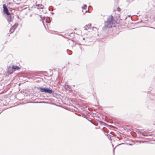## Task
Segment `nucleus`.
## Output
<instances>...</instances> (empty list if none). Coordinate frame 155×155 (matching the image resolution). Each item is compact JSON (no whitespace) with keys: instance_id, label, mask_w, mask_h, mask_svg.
<instances>
[{"instance_id":"5","label":"nucleus","mask_w":155,"mask_h":155,"mask_svg":"<svg viewBox=\"0 0 155 155\" xmlns=\"http://www.w3.org/2000/svg\"><path fill=\"white\" fill-rule=\"evenodd\" d=\"M12 68L14 70V71L19 70L21 68L18 66L13 65L12 67Z\"/></svg>"},{"instance_id":"2","label":"nucleus","mask_w":155,"mask_h":155,"mask_svg":"<svg viewBox=\"0 0 155 155\" xmlns=\"http://www.w3.org/2000/svg\"><path fill=\"white\" fill-rule=\"evenodd\" d=\"M40 91L42 92H45L51 94L52 91L51 89H50L48 88H40Z\"/></svg>"},{"instance_id":"4","label":"nucleus","mask_w":155,"mask_h":155,"mask_svg":"<svg viewBox=\"0 0 155 155\" xmlns=\"http://www.w3.org/2000/svg\"><path fill=\"white\" fill-rule=\"evenodd\" d=\"M17 26V25H15L14 26H12L10 30V32L11 33H12L14 32Z\"/></svg>"},{"instance_id":"6","label":"nucleus","mask_w":155,"mask_h":155,"mask_svg":"<svg viewBox=\"0 0 155 155\" xmlns=\"http://www.w3.org/2000/svg\"><path fill=\"white\" fill-rule=\"evenodd\" d=\"M83 8H84V9H87V7L86 5H84L83 7H82Z\"/></svg>"},{"instance_id":"7","label":"nucleus","mask_w":155,"mask_h":155,"mask_svg":"<svg viewBox=\"0 0 155 155\" xmlns=\"http://www.w3.org/2000/svg\"><path fill=\"white\" fill-rule=\"evenodd\" d=\"M117 10L118 12H120L121 11V9L119 7H118L117 8Z\"/></svg>"},{"instance_id":"8","label":"nucleus","mask_w":155,"mask_h":155,"mask_svg":"<svg viewBox=\"0 0 155 155\" xmlns=\"http://www.w3.org/2000/svg\"><path fill=\"white\" fill-rule=\"evenodd\" d=\"M85 12H87V10H86Z\"/></svg>"},{"instance_id":"1","label":"nucleus","mask_w":155,"mask_h":155,"mask_svg":"<svg viewBox=\"0 0 155 155\" xmlns=\"http://www.w3.org/2000/svg\"><path fill=\"white\" fill-rule=\"evenodd\" d=\"M116 23V21L114 20L113 17L111 16H110L107 18V21L105 22L104 28H111L112 25Z\"/></svg>"},{"instance_id":"3","label":"nucleus","mask_w":155,"mask_h":155,"mask_svg":"<svg viewBox=\"0 0 155 155\" xmlns=\"http://www.w3.org/2000/svg\"><path fill=\"white\" fill-rule=\"evenodd\" d=\"M3 12L4 13L6 14L7 15H10V13L9 12L8 10L5 6V4L3 5Z\"/></svg>"},{"instance_id":"9","label":"nucleus","mask_w":155,"mask_h":155,"mask_svg":"<svg viewBox=\"0 0 155 155\" xmlns=\"http://www.w3.org/2000/svg\"><path fill=\"white\" fill-rule=\"evenodd\" d=\"M82 11L83 12H84V11L83 10H82Z\"/></svg>"}]
</instances>
